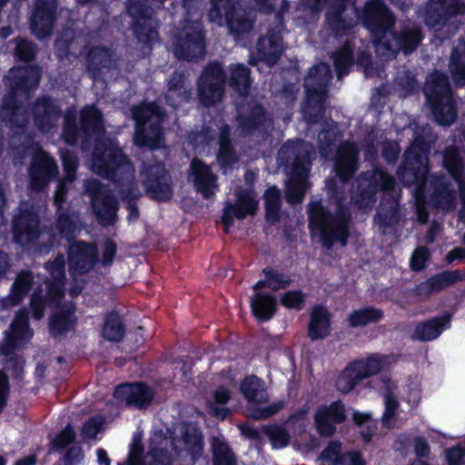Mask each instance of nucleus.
Segmentation results:
<instances>
[{"label": "nucleus", "instance_id": "1", "mask_svg": "<svg viewBox=\"0 0 465 465\" xmlns=\"http://www.w3.org/2000/svg\"><path fill=\"white\" fill-rule=\"evenodd\" d=\"M104 134L102 114L94 106H85L81 111L80 128L74 114L64 115L63 137L65 143L74 145L79 137H84V142H95L92 163L94 173L120 186L130 185L134 173L132 163L113 141L104 140Z\"/></svg>", "mask_w": 465, "mask_h": 465}, {"label": "nucleus", "instance_id": "2", "mask_svg": "<svg viewBox=\"0 0 465 465\" xmlns=\"http://www.w3.org/2000/svg\"><path fill=\"white\" fill-rule=\"evenodd\" d=\"M42 70L38 66L12 68L5 78L9 92L0 105V121L11 129L21 130L29 124L24 101L29 98V93L40 81Z\"/></svg>", "mask_w": 465, "mask_h": 465}, {"label": "nucleus", "instance_id": "3", "mask_svg": "<svg viewBox=\"0 0 465 465\" xmlns=\"http://www.w3.org/2000/svg\"><path fill=\"white\" fill-rule=\"evenodd\" d=\"M84 190L90 198L96 222L103 226L114 225L117 221L119 208L114 193L96 179L85 180Z\"/></svg>", "mask_w": 465, "mask_h": 465}, {"label": "nucleus", "instance_id": "4", "mask_svg": "<svg viewBox=\"0 0 465 465\" xmlns=\"http://www.w3.org/2000/svg\"><path fill=\"white\" fill-rule=\"evenodd\" d=\"M30 109L35 128L43 134L56 128L63 115L62 107L57 101L46 95L36 98Z\"/></svg>", "mask_w": 465, "mask_h": 465}, {"label": "nucleus", "instance_id": "5", "mask_svg": "<svg viewBox=\"0 0 465 465\" xmlns=\"http://www.w3.org/2000/svg\"><path fill=\"white\" fill-rule=\"evenodd\" d=\"M56 0H36L30 20L32 33L39 39L50 36L56 19Z\"/></svg>", "mask_w": 465, "mask_h": 465}, {"label": "nucleus", "instance_id": "6", "mask_svg": "<svg viewBox=\"0 0 465 465\" xmlns=\"http://www.w3.org/2000/svg\"><path fill=\"white\" fill-rule=\"evenodd\" d=\"M57 172L58 167L48 153L44 151L35 153L29 169L30 186L35 191L44 189Z\"/></svg>", "mask_w": 465, "mask_h": 465}, {"label": "nucleus", "instance_id": "7", "mask_svg": "<svg viewBox=\"0 0 465 465\" xmlns=\"http://www.w3.org/2000/svg\"><path fill=\"white\" fill-rule=\"evenodd\" d=\"M12 232L15 242L22 246L35 242L41 234L38 216L28 211L20 213L13 219Z\"/></svg>", "mask_w": 465, "mask_h": 465}, {"label": "nucleus", "instance_id": "8", "mask_svg": "<svg viewBox=\"0 0 465 465\" xmlns=\"http://www.w3.org/2000/svg\"><path fill=\"white\" fill-rule=\"evenodd\" d=\"M69 269L72 274H84L89 272L97 261V248L93 243L75 242L68 250Z\"/></svg>", "mask_w": 465, "mask_h": 465}, {"label": "nucleus", "instance_id": "9", "mask_svg": "<svg viewBox=\"0 0 465 465\" xmlns=\"http://www.w3.org/2000/svg\"><path fill=\"white\" fill-rule=\"evenodd\" d=\"M66 187L63 182H59L54 194V203L57 206L56 228L61 234L67 239H72L77 231H80L78 214L63 207L65 202Z\"/></svg>", "mask_w": 465, "mask_h": 465}, {"label": "nucleus", "instance_id": "10", "mask_svg": "<svg viewBox=\"0 0 465 465\" xmlns=\"http://www.w3.org/2000/svg\"><path fill=\"white\" fill-rule=\"evenodd\" d=\"M74 307L71 302L58 306L49 319V329L55 338L73 330L75 323Z\"/></svg>", "mask_w": 465, "mask_h": 465}, {"label": "nucleus", "instance_id": "11", "mask_svg": "<svg viewBox=\"0 0 465 465\" xmlns=\"http://www.w3.org/2000/svg\"><path fill=\"white\" fill-rule=\"evenodd\" d=\"M114 395L127 406L143 409L145 403V386L143 382L123 383L115 388Z\"/></svg>", "mask_w": 465, "mask_h": 465}, {"label": "nucleus", "instance_id": "12", "mask_svg": "<svg viewBox=\"0 0 465 465\" xmlns=\"http://www.w3.org/2000/svg\"><path fill=\"white\" fill-rule=\"evenodd\" d=\"M50 272L52 282L49 283L48 296L50 300L58 302L64 295V257L57 255L54 262L45 264Z\"/></svg>", "mask_w": 465, "mask_h": 465}, {"label": "nucleus", "instance_id": "13", "mask_svg": "<svg viewBox=\"0 0 465 465\" xmlns=\"http://www.w3.org/2000/svg\"><path fill=\"white\" fill-rule=\"evenodd\" d=\"M33 333V330L28 325V312L23 309L16 313L10 330L5 331V338L2 343H6L8 340H11L14 342V348H16L18 342L28 341Z\"/></svg>", "mask_w": 465, "mask_h": 465}, {"label": "nucleus", "instance_id": "14", "mask_svg": "<svg viewBox=\"0 0 465 465\" xmlns=\"http://www.w3.org/2000/svg\"><path fill=\"white\" fill-rule=\"evenodd\" d=\"M114 64L113 53L104 47H94L87 56V70L96 80L103 69H109Z\"/></svg>", "mask_w": 465, "mask_h": 465}, {"label": "nucleus", "instance_id": "15", "mask_svg": "<svg viewBox=\"0 0 465 465\" xmlns=\"http://www.w3.org/2000/svg\"><path fill=\"white\" fill-rule=\"evenodd\" d=\"M34 280L35 277L31 271H21L15 279L11 292L5 302L12 306L19 304L31 290Z\"/></svg>", "mask_w": 465, "mask_h": 465}, {"label": "nucleus", "instance_id": "16", "mask_svg": "<svg viewBox=\"0 0 465 465\" xmlns=\"http://www.w3.org/2000/svg\"><path fill=\"white\" fill-rule=\"evenodd\" d=\"M128 15L133 18L132 29L136 38L143 42L145 38V5L144 0H128Z\"/></svg>", "mask_w": 465, "mask_h": 465}, {"label": "nucleus", "instance_id": "17", "mask_svg": "<svg viewBox=\"0 0 465 465\" xmlns=\"http://www.w3.org/2000/svg\"><path fill=\"white\" fill-rule=\"evenodd\" d=\"M14 342L8 340L6 343L0 344V351L5 356V368L13 371L15 379H20L23 371L25 361L15 352Z\"/></svg>", "mask_w": 465, "mask_h": 465}, {"label": "nucleus", "instance_id": "18", "mask_svg": "<svg viewBox=\"0 0 465 465\" xmlns=\"http://www.w3.org/2000/svg\"><path fill=\"white\" fill-rule=\"evenodd\" d=\"M131 114L133 120L135 122V132L134 136V144L143 147L145 144V108L144 103L140 105H134L131 107Z\"/></svg>", "mask_w": 465, "mask_h": 465}, {"label": "nucleus", "instance_id": "19", "mask_svg": "<svg viewBox=\"0 0 465 465\" xmlns=\"http://www.w3.org/2000/svg\"><path fill=\"white\" fill-rule=\"evenodd\" d=\"M124 330L118 313L111 312L106 317L103 336L112 341H119L124 337Z\"/></svg>", "mask_w": 465, "mask_h": 465}, {"label": "nucleus", "instance_id": "20", "mask_svg": "<svg viewBox=\"0 0 465 465\" xmlns=\"http://www.w3.org/2000/svg\"><path fill=\"white\" fill-rule=\"evenodd\" d=\"M143 438V432H138L134 436L125 465H145Z\"/></svg>", "mask_w": 465, "mask_h": 465}, {"label": "nucleus", "instance_id": "21", "mask_svg": "<svg viewBox=\"0 0 465 465\" xmlns=\"http://www.w3.org/2000/svg\"><path fill=\"white\" fill-rule=\"evenodd\" d=\"M14 42L15 45L14 53L19 60L29 62L35 59L37 47L33 42L24 38H16Z\"/></svg>", "mask_w": 465, "mask_h": 465}, {"label": "nucleus", "instance_id": "22", "mask_svg": "<svg viewBox=\"0 0 465 465\" xmlns=\"http://www.w3.org/2000/svg\"><path fill=\"white\" fill-rule=\"evenodd\" d=\"M104 418L102 416H94L90 418L81 430V436L85 439H94L97 433L103 430Z\"/></svg>", "mask_w": 465, "mask_h": 465}, {"label": "nucleus", "instance_id": "23", "mask_svg": "<svg viewBox=\"0 0 465 465\" xmlns=\"http://www.w3.org/2000/svg\"><path fill=\"white\" fill-rule=\"evenodd\" d=\"M63 165L65 172V180L69 183L75 179V172L78 165V159L68 152L63 153Z\"/></svg>", "mask_w": 465, "mask_h": 465}, {"label": "nucleus", "instance_id": "24", "mask_svg": "<svg viewBox=\"0 0 465 465\" xmlns=\"http://www.w3.org/2000/svg\"><path fill=\"white\" fill-rule=\"evenodd\" d=\"M46 299L41 293L34 292L30 300V309L34 319L39 321L44 317Z\"/></svg>", "mask_w": 465, "mask_h": 465}, {"label": "nucleus", "instance_id": "25", "mask_svg": "<svg viewBox=\"0 0 465 465\" xmlns=\"http://www.w3.org/2000/svg\"><path fill=\"white\" fill-rule=\"evenodd\" d=\"M75 432L73 428L68 425L60 434L52 441L53 448H64L74 441Z\"/></svg>", "mask_w": 465, "mask_h": 465}, {"label": "nucleus", "instance_id": "26", "mask_svg": "<svg viewBox=\"0 0 465 465\" xmlns=\"http://www.w3.org/2000/svg\"><path fill=\"white\" fill-rule=\"evenodd\" d=\"M116 253V243L112 240L106 239L103 243L102 260L103 265L112 264Z\"/></svg>", "mask_w": 465, "mask_h": 465}, {"label": "nucleus", "instance_id": "27", "mask_svg": "<svg viewBox=\"0 0 465 465\" xmlns=\"http://www.w3.org/2000/svg\"><path fill=\"white\" fill-rule=\"evenodd\" d=\"M21 138H22L21 136H13L12 140H11V143H12L11 152L15 158L19 157L22 159L24 156H25L27 152L30 150V144L32 143L31 138L26 136L25 138H26L27 144L20 145Z\"/></svg>", "mask_w": 465, "mask_h": 465}, {"label": "nucleus", "instance_id": "28", "mask_svg": "<svg viewBox=\"0 0 465 465\" xmlns=\"http://www.w3.org/2000/svg\"><path fill=\"white\" fill-rule=\"evenodd\" d=\"M9 391L7 376L0 371V412L6 405V399Z\"/></svg>", "mask_w": 465, "mask_h": 465}, {"label": "nucleus", "instance_id": "29", "mask_svg": "<svg viewBox=\"0 0 465 465\" xmlns=\"http://www.w3.org/2000/svg\"><path fill=\"white\" fill-rule=\"evenodd\" d=\"M82 459V450L74 446L70 448L64 457V465H76Z\"/></svg>", "mask_w": 465, "mask_h": 465}, {"label": "nucleus", "instance_id": "30", "mask_svg": "<svg viewBox=\"0 0 465 465\" xmlns=\"http://www.w3.org/2000/svg\"><path fill=\"white\" fill-rule=\"evenodd\" d=\"M10 269V262L8 255L0 251V278L5 276Z\"/></svg>", "mask_w": 465, "mask_h": 465}, {"label": "nucleus", "instance_id": "31", "mask_svg": "<svg viewBox=\"0 0 465 465\" xmlns=\"http://www.w3.org/2000/svg\"><path fill=\"white\" fill-rule=\"evenodd\" d=\"M97 460L101 465H110L111 460L106 453V451L103 449L97 450Z\"/></svg>", "mask_w": 465, "mask_h": 465}, {"label": "nucleus", "instance_id": "32", "mask_svg": "<svg viewBox=\"0 0 465 465\" xmlns=\"http://www.w3.org/2000/svg\"><path fill=\"white\" fill-rule=\"evenodd\" d=\"M35 457L31 455L16 461L15 465H35Z\"/></svg>", "mask_w": 465, "mask_h": 465}, {"label": "nucleus", "instance_id": "33", "mask_svg": "<svg viewBox=\"0 0 465 465\" xmlns=\"http://www.w3.org/2000/svg\"><path fill=\"white\" fill-rule=\"evenodd\" d=\"M82 290H83V282L81 284L76 283V285L74 287L71 288L70 293L73 296H77L78 294L81 293Z\"/></svg>", "mask_w": 465, "mask_h": 465}, {"label": "nucleus", "instance_id": "34", "mask_svg": "<svg viewBox=\"0 0 465 465\" xmlns=\"http://www.w3.org/2000/svg\"><path fill=\"white\" fill-rule=\"evenodd\" d=\"M45 366L42 365V364H38L35 368V374L39 377V378H43L44 377V373L45 371Z\"/></svg>", "mask_w": 465, "mask_h": 465}, {"label": "nucleus", "instance_id": "35", "mask_svg": "<svg viewBox=\"0 0 465 465\" xmlns=\"http://www.w3.org/2000/svg\"><path fill=\"white\" fill-rule=\"evenodd\" d=\"M130 214L129 218H136L138 216V209L134 204H129Z\"/></svg>", "mask_w": 465, "mask_h": 465}, {"label": "nucleus", "instance_id": "36", "mask_svg": "<svg viewBox=\"0 0 465 465\" xmlns=\"http://www.w3.org/2000/svg\"><path fill=\"white\" fill-rule=\"evenodd\" d=\"M5 198L4 193V189L2 185L0 184V210L5 206Z\"/></svg>", "mask_w": 465, "mask_h": 465}, {"label": "nucleus", "instance_id": "37", "mask_svg": "<svg viewBox=\"0 0 465 465\" xmlns=\"http://www.w3.org/2000/svg\"><path fill=\"white\" fill-rule=\"evenodd\" d=\"M8 0H0V10L6 5Z\"/></svg>", "mask_w": 465, "mask_h": 465}, {"label": "nucleus", "instance_id": "38", "mask_svg": "<svg viewBox=\"0 0 465 465\" xmlns=\"http://www.w3.org/2000/svg\"><path fill=\"white\" fill-rule=\"evenodd\" d=\"M64 361V359L62 356H59V357L57 358V361H58L59 363H62Z\"/></svg>", "mask_w": 465, "mask_h": 465}, {"label": "nucleus", "instance_id": "39", "mask_svg": "<svg viewBox=\"0 0 465 465\" xmlns=\"http://www.w3.org/2000/svg\"><path fill=\"white\" fill-rule=\"evenodd\" d=\"M5 461L4 459L0 456V465H4Z\"/></svg>", "mask_w": 465, "mask_h": 465}]
</instances>
